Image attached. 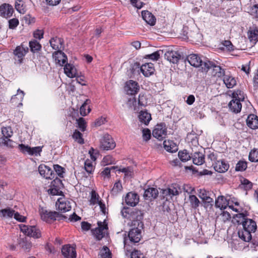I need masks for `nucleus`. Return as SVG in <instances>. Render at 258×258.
Listing matches in <instances>:
<instances>
[{
	"label": "nucleus",
	"instance_id": "nucleus-1",
	"mask_svg": "<svg viewBox=\"0 0 258 258\" xmlns=\"http://www.w3.org/2000/svg\"><path fill=\"white\" fill-rule=\"evenodd\" d=\"M242 225L243 229L238 232V236L244 241L249 242L251 239V233H254L257 229L256 222L251 219L247 218Z\"/></svg>",
	"mask_w": 258,
	"mask_h": 258
},
{
	"label": "nucleus",
	"instance_id": "nucleus-2",
	"mask_svg": "<svg viewBox=\"0 0 258 258\" xmlns=\"http://www.w3.org/2000/svg\"><path fill=\"white\" fill-rule=\"evenodd\" d=\"M232 100L228 104L229 109L234 113H238L242 107L240 102L244 99V93L242 91L237 90L232 93Z\"/></svg>",
	"mask_w": 258,
	"mask_h": 258
},
{
	"label": "nucleus",
	"instance_id": "nucleus-3",
	"mask_svg": "<svg viewBox=\"0 0 258 258\" xmlns=\"http://www.w3.org/2000/svg\"><path fill=\"white\" fill-rule=\"evenodd\" d=\"M39 213L41 219L48 223L56 220H60L67 219L66 216L60 214L59 212L48 211L43 208L39 210Z\"/></svg>",
	"mask_w": 258,
	"mask_h": 258
},
{
	"label": "nucleus",
	"instance_id": "nucleus-4",
	"mask_svg": "<svg viewBox=\"0 0 258 258\" xmlns=\"http://www.w3.org/2000/svg\"><path fill=\"white\" fill-rule=\"evenodd\" d=\"M211 69H212V75L214 77L221 78L225 75V72L224 69L214 62L209 60L208 62L204 63L203 72L207 73Z\"/></svg>",
	"mask_w": 258,
	"mask_h": 258
},
{
	"label": "nucleus",
	"instance_id": "nucleus-5",
	"mask_svg": "<svg viewBox=\"0 0 258 258\" xmlns=\"http://www.w3.org/2000/svg\"><path fill=\"white\" fill-rule=\"evenodd\" d=\"M137 69H138V71L140 70L146 77L152 75L155 71L154 66L152 63H146L140 66V63L136 62L132 66V73H134L135 71Z\"/></svg>",
	"mask_w": 258,
	"mask_h": 258
},
{
	"label": "nucleus",
	"instance_id": "nucleus-6",
	"mask_svg": "<svg viewBox=\"0 0 258 258\" xmlns=\"http://www.w3.org/2000/svg\"><path fill=\"white\" fill-rule=\"evenodd\" d=\"M20 230L26 235L39 238L41 236L40 230L35 226H28L24 224L19 225Z\"/></svg>",
	"mask_w": 258,
	"mask_h": 258
},
{
	"label": "nucleus",
	"instance_id": "nucleus-7",
	"mask_svg": "<svg viewBox=\"0 0 258 258\" xmlns=\"http://www.w3.org/2000/svg\"><path fill=\"white\" fill-rule=\"evenodd\" d=\"M97 224L98 227L92 229V232L97 240H100L105 236L108 226L105 221L103 222L98 221Z\"/></svg>",
	"mask_w": 258,
	"mask_h": 258
},
{
	"label": "nucleus",
	"instance_id": "nucleus-8",
	"mask_svg": "<svg viewBox=\"0 0 258 258\" xmlns=\"http://www.w3.org/2000/svg\"><path fill=\"white\" fill-rule=\"evenodd\" d=\"M116 146L115 142L112 137L108 134H105L100 140V148L103 150L113 149Z\"/></svg>",
	"mask_w": 258,
	"mask_h": 258
},
{
	"label": "nucleus",
	"instance_id": "nucleus-9",
	"mask_svg": "<svg viewBox=\"0 0 258 258\" xmlns=\"http://www.w3.org/2000/svg\"><path fill=\"white\" fill-rule=\"evenodd\" d=\"M186 60L189 64L196 68H201V70L203 72V68L204 67V63L209 61L208 59L202 60L201 57L196 54H191L186 57Z\"/></svg>",
	"mask_w": 258,
	"mask_h": 258
},
{
	"label": "nucleus",
	"instance_id": "nucleus-10",
	"mask_svg": "<svg viewBox=\"0 0 258 258\" xmlns=\"http://www.w3.org/2000/svg\"><path fill=\"white\" fill-rule=\"evenodd\" d=\"M153 137L159 141L163 140L167 135V128L164 123L157 124L153 131Z\"/></svg>",
	"mask_w": 258,
	"mask_h": 258
},
{
	"label": "nucleus",
	"instance_id": "nucleus-11",
	"mask_svg": "<svg viewBox=\"0 0 258 258\" xmlns=\"http://www.w3.org/2000/svg\"><path fill=\"white\" fill-rule=\"evenodd\" d=\"M29 51V48L23 43L20 45L17 46L14 50L15 59L18 61V63L20 64L22 63L24 57Z\"/></svg>",
	"mask_w": 258,
	"mask_h": 258
},
{
	"label": "nucleus",
	"instance_id": "nucleus-12",
	"mask_svg": "<svg viewBox=\"0 0 258 258\" xmlns=\"http://www.w3.org/2000/svg\"><path fill=\"white\" fill-rule=\"evenodd\" d=\"M124 90L127 94L135 95L139 92L140 86L137 82L131 80L125 83Z\"/></svg>",
	"mask_w": 258,
	"mask_h": 258
},
{
	"label": "nucleus",
	"instance_id": "nucleus-13",
	"mask_svg": "<svg viewBox=\"0 0 258 258\" xmlns=\"http://www.w3.org/2000/svg\"><path fill=\"white\" fill-rule=\"evenodd\" d=\"M127 236L131 243H138L142 237L141 230L138 227L132 228L129 231Z\"/></svg>",
	"mask_w": 258,
	"mask_h": 258
},
{
	"label": "nucleus",
	"instance_id": "nucleus-14",
	"mask_svg": "<svg viewBox=\"0 0 258 258\" xmlns=\"http://www.w3.org/2000/svg\"><path fill=\"white\" fill-rule=\"evenodd\" d=\"M57 210L60 212L65 213L71 210L72 207L70 201L62 198H59L56 202Z\"/></svg>",
	"mask_w": 258,
	"mask_h": 258
},
{
	"label": "nucleus",
	"instance_id": "nucleus-15",
	"mask_svg": "<svg viewBox=\"0 0 258 258\" xmlns=\"http://www.w3.org/2000/svg\"><path fill=\"white\" fill-rule=\"evenodd\" d=\"M38 171L41 175L46 179H51L54 177V173L51 168L44 164H40L38 167Z\"/></svg>",
	"mask_w": 258,
	"mask_h": 258
},
{
	"label": "nucleus",
	"instance_id": "nucleus-16",
	"mask_svg": "<svg viewBox=\"0 0 258 258\" xmlns=\"http://www.w3.org/2000/svg\"><path fill=\"white\" fill-rule=\"evenodd\" d=\"M52 57L54 59L55 63L58 64L60 66H63L68 60L67 55L61 50L56 51L53 52L52 54Z\"/></svg>",
	"mask_w": 258,
	"mask_h": 258
},
{
	"label": "nucleus",
	"instance_id": "nucleus-17",
	"mask_svg": "<svg viewBox=\"0 0 258 258\" xmlns=\"http://www.w3.org/2000/svg\"><path fill=\"white\" fill-rule=\"evenodd\" d=\"M139 202V196L135 192H130L125 198V202L128 206H136Z\"/></svg>",
	"mask_w": 258,
	"mask_h": 258
},
{
	"label": "nucleus",
	"instance_id": "nucleus-18",
	"mask_svg": "<svg viewBox=\"0 0 258 258\" xmlns=\"http://www.w3.org/2000/svg\"><path fill=\"white\" fill-rule=\"evenodd\" d=\"M62 255L66 258H76L77 253L75 248L70 245H64L61 248Z\"/></svg>",
	"mask_w": 258,
	"mask_h": 258
},
{
	"label": "nucleus",
	"instance_id": "nucleus-19",
	"mask_svg": "<svg viewBox=\"0 0 258 258\" xmlns=\"http://www.w3.org/2000/svg\"><path fill=\"white\" fill-rule=\"evenodd\" d=\"M14 12L13 7L7 4H4L0 6V15L5 17L9 18L12 16Z\"/></svg>",
	"mask_w": 258,
	"mask_h": 258
},
{
	"label": "nucleus",
	"instance_id": "nucleus-20",
	"mask_svg": "<svg viewBox=\"0 0 258 258\" xmlns=\"http://www.w3.org/2000/svg\"><path fill=\"white\" fill-rule=\"evenodd\" d=\"M49 43L51 47L56 51L61 50L64 48L63 40L60 38L53 37L49 40Z\"/></svg>",
	"mask_w": 258,
	"mask_h": 258
},
{
	"label": "nucleus",
	"instance_id": "nucleus-21",
	"mask_svg": "<svg viewBox=\"0 0 258 258\" xmlns=\"http://www.w3.org/2000/svg\"><path fill=\"white\" fill-rule=\"evenodd\" d=\"M166 59L171 62L176 63L181 58L179 52L176 51H167L165 54Z\"/></svg>",
	"mask_w": 258,
	"mask_h": 258
},
{
	"label": "nucleus",
	"instance_id": "nucleus-22",
	"mask_svg": "<svg viewBox=\"0 0 258 258\" xmlns=\"http://www.w3.org/2000/svg\"><path fill=\"white\" fill-rule=\"evenodd\" d=\"M199 197L206 204L213 205L214 201L213 199L210 197V192L209 191H207L205 189H200L199 190Z\"/></svg>",
	"mask_w": 258,
	"mask_h": 258
},
{
	"label": "nucleus",
	"instance_id": "nucleus-23",
	"mask_svg": "<svg viewBox=\"0 0 258 258\" xmlns=\"http://www.w3.org/2000/svg\"><path fill=\"white\" fill-rule=\"evenodd\" d=\"M214 168L216 171L224 173L228 170L229 165L224 160H218L215 162Z\"/></svg>",
	"mask_w": 258,
	"mask_h": 258
},
{
	"label": "nucleus",
	"instance_id": "nucleus-24",
	"mask_svg": "<svg viewBox=\"0 0 258 258\" xmlns=\"http://www.w3.org/2000/svg\"><path fill=\"white\" fill-rule=\"evenodd\" d=\"M143 19L146 22L151 26H154L156 23V18L154 15L148 11H143L142 12Z\"/></svg>",
	"mask_w": 258,
	"mask_h": 258
},
{
	"label": "nucleus",
	"instance_id": "nucleus-25",
	"mask_svg": "<svg viewBox=\"0 0 258 258\" xmlns=\"http://www.w3.org/2000/svg\"><path fill=\"white\" fill-rule=\"evenodd\" d=\"M180 188L177 184H172L169 188L163 190V194L165 196H176L179 195Z\"/></svg>",
	"mask_w": 258,
	"mask_h": 258
},
{
	"label": "nucleus",
	"instance_id": "nucleus-26",
	"mask_svg": "<svg viewBox=\"0 0 258 258\" xmlns=\"http://www.w3.org/2000/svg\"><path fill=\"white\" fill-rule=\"evenodd\" d=\"M246 124L251 129L258 128V117L253 114L249 115L246 119Z\"/></svg>",
	"mask_w": 258,
	"mask_h": 258
},
{
	"label": "nucleus",
	"instance_id": "nucleus-27",
	"mask_svg": "<svg viewBox=\"0 0 258 258\" xmlns=\"http://www.w3.org/2000/svg\"><path fill=\"white\" fill-rule=\"evenodd\" d=\"M230 199L227 200L224 196H220L215 201V206L220 209H225L229 204Z\"/></svg>",
	"mask_w": 258,
	"mask_h": 258
},
{
	"label": "nucleus",
	"instance_id": "nucleus-28",
	"mask_svg": "<svg viewBox=\"0 0 258 258\" xmlns=\"http://www.w3.org/2000/svg\"><path fill=\"white\" fill-rule=\"evenodd\" d=\"M238 213L235 214L233 217V221L235 224L238 225L242 224L244 221L247 219V216L248 215V212L245 211L244 213L238 212Z\"/></svg>",
	"mask_w": 258,
	"mask_h": 258
},
{
	"label": "nucleus",
	"instance_id": "nucleus-29",
	"mask_svg": "<svg viewBox=\"0 0 258 258\" xmlns=\"http://www.w3.org/2000/svg\"><path fill=\"white\" fill-rule=\"evenodd\" d=\"M158 190L157 188L149 187L145 190L144 197L147 200L154 199L158 197Z\"/></svg>",
	"mask_w": 258,
	"mask_h": 258
},
{
	"label": "nucleus",
	"instance_id": "nucleus-30",
	"mask_svg": "<svg viewBox=\"0 0 258 258\" xmlns=\"http://www.w3.org/2000/svg\"><path fill=\"white\" fill-rule=\"evenodd\" d=\"M64 72L69 78L77 77V70L75 67L70 63H67L64 67Z\"/></svg>",
	"mask_w": 258,
	"mask_h": 258
},
{
	"label": "nucleus",
	"instance_id": "nucleus-31",
	"mask_svg": "<svg viewBox=\"0 0 258 258\" xmlns=\"http://www.w3.org/2000/svg\"><path fill=\"white\" fill-rule=\"evenodd\" d=\"M24 95L25 93L24 91L19 89L17 90V94L12 97L11 100L12 103H15L16 104L18 103V106L22 105V102L24 98Z\"/></svg>",
	"mask_w": 258,
	"mask_h": 258
},
{
	"label": "nucleus",
	"instance_id": "nucleus-32",
	"mask_svg": "<svg viewBox=\"0 0 258 258\" xmlns=\"http://www.w3.org/2000/svg\"><path fill=\"white\" fill-rule=\"evenodd\" d=\"M223 82L228 88H232L237 84L235 78L228 75H224Z\"/></svg>",
	"mask_w": 258,
	"mask_h": 258
},
{
	"label": "nucleus",
	"instance_id": "nucleus-33",
	"mask_svg": "<svg viewBox=\"0 0 258 258\" xmlns=\"http://www.w3.org/2000/svg\"><path fill=\"white\" fill-rule=\"evenodd\" d=\"M163 145L165 149L168 152L174 153L178 150L177 146L173 141L165 140L163 142Z\"/></svg>",
	"mask_w": 258,
	"mask_h": 258
},
{
	"label": "nucleus",
	"instance_id": "nucleus-34",
	"mask_svg": "<svg viewBox=\"0 0 258 258\" xmlns=\"http://www.w3.org/2000/svg\"><path fill=\"white\" fill-rule=\"evenodd\" d=\"M139 119L140 121L144 124L145 125H148L151 119V115L150 113L147 111H141L139 113Z\"/></svg>",
	"mask_w": 258,
	"mask_h": 258
},
{
	"label": "nucleus",
	"instance_id": "nucleus-35",
	"mask_svg": "<svg viewBox=\"0 0 258 258\" xmlns=\"http://www.w3.org/2000/svg\"><path fill=\"white\" fill-rule=\"evenodd\" d=\"M194 164L201 165L205 162V155L201 152H195L192 156Z\"/></svg>",
	"mask_w": 258,
	"mask_h": 258
},
{
	"label": "nucleus",
	"instance_id": "nucleus-36",
	"mask_svg": "<svg viewBox=\"0 0 258 258\" xmlns=\"http://www.w3.org/2000/svg\"><path fill=\"white\" fill-rule=\"evenodd\" d=\"M248 37L249 40L256 42L258 41V29L256 27L250 28L247 32Z\"/></svg>",
	"mask_w": 258,
	"mask_h": 258
},
{
	"label": "nucleus",
	"instance_id": "nucleus-37",
	"mask_svg": "<svg viewBox=\"0 0 258 258\" xmlns=\"http://www.w3.org/2000/svg\"><path fill=\"white\" fill-rule=\"evenodd\" d=\"M144 212L137 209L132 210L131 219L134 220L141 221L143 218Z\"/></svg>",
	"mask_w": 258,
	"mask_h": 258
},
{
	"label": "nucleus",
	"instance_id": "nucleus-38",
	"mask_svg": "<svg viewBox=\"0 0 258 258\" xmlns=\"http://www.w3.org/2000/svg\"><path fill=\"white\" fill-rule=\"evenodd\" d=\"M90 102V100L89 99H87L81 106L80 111L81 115L86 116L88 113H89L90 112V107L89 106H87V105Z\"/></svg>",
	"mask_w": 258,
	"mask_h": 258
},
{
	"label": "nucleus",
	"instance_id": "nucleus-39",
	"mask_svg": "<svg viewBox=\"0 0 258 258\" xmlns=\"http://www.w3.org/2000/svg\"><path fill=\"white\" fill-rule=\"evenodd\" d=\"M30 50L33 52H36L41 49V45L36 40L30 41L29 43Z\"/></svg>",
	"mask_w": 258,
	"mask_h": 258
},
{
	"label": "nucleus",
	"instance_id": "nucleus-40",
	"mask_svg": "<svg viewBox=\"0 0 258 258\" xmlns=\"http://www.w3.org/2000/svg\"><path fill=\"white\" fill-rule=\"evenodd\" d=\"M185 169L186 170L188 169L192 170L193 173H198V174L199 176L212 174V172L207 169H204L203 171L199 172L198 170H196V169L192 166H185Z\"/></svg>",
	"mask_w": 258,
	"mask_h": 258
},
{
	"label": "nucleus",
	"instance_id": "nucleus-41",
	"mask_svg": "<svg viewBox=\"0 0 258 258\" xmlns=\"http://www.w3.org/2000/svg\"><path fill=\"white\" fill-rule=\"evenodd\" d=\"M72 137L78 143L81 145L84 144V140L83 138V135L78 130H75L72 135Z\"/></svg>",
	"mask_w": 258,
	"mask_h": 258
},
{
	"label": "nucleus",
	"instance_id": "nucleus-42",
	"mask_svg": "<svg viewBox=\"0 0 258 258\" xmlns=\"http://www.w3.org/2000/svg\"><path fill=\"white\" fill-rule=\"evenodd\" d=\"M189 201L191 207L195 209H197L199 207L201 203L199 200L195 195H190L189 196Z\"/></svg>",
	"mask_w": 258,
	"mask_h": 258
},
{
	"label": "nucleus",
	"instance_id": "nucleus-43",
	"mask_svg": "<svg viewBox=\"0 0 258 258\" xmlns=\"http://www.w3.org/2000/svg\"><path fill=\"white\" fill-rule=\"evenodd\" d=\"M15 211L10 208L2 209L0 211L1 216L4 218H12L15 214Z\"/></svg>",
	"mask_w": 258,
	"mask_h": 258
},
{
	"label": "nucleus",
	"instance_id": "nucleus-44",
	"mask_svg": "<svg viewBox=\"0 0 258 258\" xmlns=\"http://www.w3.org/2000/svg\"><path fill=\"white\" fill-rule=\"evenodd\" d=\"M122 189V186L121 182L119 180L116 182L111 191V194L113 196L117 195Z\"/></svg>",
	"mask_w": 258,
	"mask_h": 258
},
{
	"label": "nucleus",
	"instance_id": "nucleus-45",
	"mask_svg": "<svg viewBox=\"0 0 258 258\" xmlns=\"http://www.w3.org/2000/svg\"><path fill=\"white\" fill-rule=\"evenodd\" d=\"M178 157L180 161L186 162L190 159L191 156L186 150L178 152Z\"/></svg>",
	"mask_w": 258,
	"mask_h": 258
},
{
	"label": "nucleus",
	"instance_id": "nucleus-46",
	"mask_svg": "<svg viewBox=\"0 0 258 258\" xmlns=\"http://www.w3.org/2000/svg\"><path fill=\"white\" fill-rule=\"evenodd\" d=\"M247 167V162L245 161L240 160L236 165L235 170L237 171H244Z\"/></svg>",
	"mask_w": 258,
	"mask_h": 258
},
{
	"label": "nucleus",
	"instance_id": "nucleus-47",
	"mask_svg": "<svg viewBox=\"0 0 258 258\" xmlns=\"http://www.w3.org/2000/svg\"><path fill=\"white\" fill-rule=\"evenodd\" d=\"M248 159L252 162H258V149H253L249 154Z\"/></svg>",
	"mask_w": 258,
	"mask_h": 258
},
{
	"label": "nucleus",
	"instance_id": "nucleus-48",
	"mask_svg": "<svg viewBox=\"0 0 258 258\" xmlns=\"http://www.w3.org/2000/svg\"><path fill=\"white\" fill-rule=\"evenodd\" d=\"M76 123L78 125L77 126L82 132H84L86 131L87 122L84 118L80 117L79 119H77L76 120Z\"/></svg>",
	"mask_w": 258,
	"mask_h": 258
},
{
	"label": "nucleus",
	"instance_id": "nucleus-49",
	"mask_svg": "<svg viewBox=\"0 0 258 258\" xmlns=\"http://www.w3.org/2000/svg\"><path fill=\"white\" fill-rule=\"evenodd\" d=\"M100 255L101 258H111V253L109 249L106 246H104L100 250Z\"/></svg>",
	"mask_w": 258,
	"mask_h": 258
},
{
	"label": "nucleus",
	"instance_id": "nucleus-50",
	"mask_svg": "<svg viewBox=\"0 0 258 258\" xmlns=\"http://www.w3.org/2000/svg\"><path fill=\"white\" fill-rule=\"evenodd\" d=\"M120 172L124 173L125 177H132L133 175V169L131 167H127L119 169Z\"/></svg>",
	"mask_w": 258,
	"mask_h": 258
},
{
	"label": "nucleus",
	"instance_id": "nucleus-51",
	"mask_svg": "<svg viewBox=\"0 0 258 258\" xmlns=\"http://www.w3.org/2000/svg\"><path fill=\"white\" fill-rule=\"evenodd\" d=\"M19 244L22 248L27 251H29L32 246L31 243L28 241L26 238L21 239V241L19 242Z\"/></svg>",
	"mask_w": 258,
	"mask_h": 258
},
{
	"label": "nucleus",
	"instance_id": "nucleus-52",
	"mask_svg": "<svg viewBox=\"0 0 258 258\" xmlns=\"http://www.w3.org/2000/svg\"><path fill=\"white\" fill-rule=\"evenodd\" d=\"M84 168L86 171L89 174H92L94 170L92 163L89 160H86L84 164Z\"/></svg>",
	"mask_w": 258,
	"mask_h": 258
},
{
	"label": "nucleus",
	"instance_id": "nucleus-53",
	"mask_svg": "<svg viewBox=\"0 0 258 258\" xmlns=\"http://www.w3.org/2000/svg\"><path fill=\"white\" fill-rule=\"evenodd\" d=\"M2 133L4 138H10L12 136L13 132L11 127H3L2 128Z\"/></svg>",
	"mask_w": 258,
	"mask_h": 258
},
{
	"label": "nucleus",
	"instance_id": "nucleus-54",
	"mask_svg": "<svg viewBox=\"0 0 258 258\" xmlns=\"http://www.w3.org/2000/svg\"><path fill=\"white\" fill-rule=\"evenodd\" d=\"M241 184L245 190H248L252 188V183L246 178H243L241 180Z\"/></svg>",
	"mask_w": 258,
	"mask_h": 258
},
{
	"label": "nucleus",
	"instance_id": "nucleus-55",
	"mask_svg": "<svg viewBox=\"0 0 258 258\" xmlns=\"http://www.w3.org/2000/svg\"><path fill=\"white\" fill-rule=\"evenodd\" d=\"M0 141H1V143L10 148L14 147L15 144V142L10 139L9 138H1Z\"/></svg>",
	"mask_w": 258,
	"mask_h": 258
},
{
	"label": "nucleus",
	"instance_id": "nucleus-56",
	"mask_svg": "<svg viewBox=\"0 0 258 258\" xmlns=\"http://www.w3.org/2000/svg\"><path fill=\"white\" fill-rule=\"evenodd\" d=\"M132 210L128 208L123 207L121 211V214L124 218L131 219Z\"/></svg>",
	"mask_w": 258,
	"mask_h": 258
},
{
	"label": "nucleus",
	"instance_id": "nucleus-57",
	"mask_svg": "<svg viewBox=\"0 0 258 258\" xmlns=\"http://www.w3.org/2000/svg\"><path fill=\"white\" fill-rule=\"evenodd\" d=\"M53 168L56 173L60 177H63L64 168L58 164L54 165Z\"/></svg>",
	"mask_w": 258,
	"mask_h": 258
},
{
	"label": "nucleus",
	"instance_id": "nucleus-58",
	"mask_svg": "<svg viewBox=\"0 0 258 258\" xmlns=\"http://www.w3.org/2000/svg\"><path fill=\"white\" fill-rule=\"evenodd\" d=\"M99 196L95 191H93L91 192V198L90 201L91 204L95 205L96 203H99Z\"/></svg>",
	"mask_w": 258,
	"mask_h": 258
},
{
	"label": "nucleus",
	"instance_id": "nucleus-59",
	"mask_svg": "<svg viewBox=\"0 0 258 258\" xmlns=\"http://www.w3.org/2000/svg\"><path fill=\"white\" fill-rule=\"evenodd\" d=\"M19 22L18 19L17 18H13L10 19L9 21V28L11 29H15L17 26L19 25Z\"/></svg>",
	"mask_w": 258,
	"mask_h": 258
},
{
	"label": "nucleus",
	"instance_id": "nucleus-60",
	"mask_svg": "<svg viewBox=\"0 0 258 258\" xmlns=\"http://www.w3.org/2000/svg\"><path fill=\"white\" fill-rule=\"evenodd\" d=\"M144 141H148L151 138V132L148 128H144L142 131Z\"/></svg>",
	"mask_w": 258,
	"mask_h": 258
},
{
	"label": "nucleus",
	"instance_id": "nucleus-61",
	"mask_svg": "<svg viewBox=\"0 0 258 258\" xmlns=\"http://www.w3.org/2000/svg\"><path fill=\"white\" fill-rule=\"evenodd\" d=\"M249 13L253 17L258 18V5L253 6L250 9Z\"/></svg>",
	"mask_w": 258,
	"mask_h": 258
},
{
	"label": "nucleus",
	"instance_id": "nucleus-62",
	"mask_svg": "<svg viewBox=\"0 0 258 258\" xmlns=\"http://www.w3.org/2000/svg\"><path fill=\"white\" fill-rule=\"evenodd\" d=\"M41 151L42 148L39 146L30 148V151L29 152V155H37V154H39Z\"/></svg>",
	"mask_w": 258,
	"mask_h": 258
},
{
	"label": "nucleus",
	"instance_id": "nucleus-63",
	"mask_svg": "<svg viewBox=\"0 0 258 258\" xmlns=\"http://www.w3.org/2000/svg\"><path fill=\"white\" fill-rule=\"evenodd\" d=\"M30 147L28 145H25L23 144L19 145V149L24 154H29L30 151Z\"/></svg>",
	"mask_w": 258,
	"mask_h": 258
},
{
	"label": "nucleus",
	"instance_id": "nucleus-64",
	"mask_svg": "<svg viewBox=\"0 0 258 258\" xmlns=\"http://www.w3.org/2000/svg\"><path fill=\"white\" fill-rule=\"evenodd\" d=\"M131 258H145V256L140 251L134 250L131 254Z\"/></svg>",
	"mask_w": 258,
	"mask_h": 258
}]
</instances>
